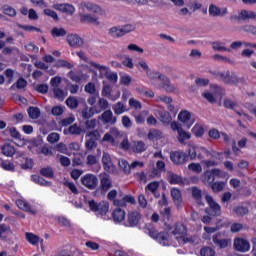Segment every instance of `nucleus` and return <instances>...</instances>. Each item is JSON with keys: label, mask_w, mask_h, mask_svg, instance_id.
<instances>
[{"label": "nucleus", "mask_w": 256, "mask_h": 256, "mask_svg": "<svg viewBox=\"0 0 256 256\" xmlns=\"http://www.w3.org/2000/svg\"><path fill=\"white\" fill-rule=\"evenodd\" d=\"M146 75L148 79H150V81H157V79H159V81H162L158 85V89H163V91H166V93H177V86L171 83L169 77H167L163 73L157 70H150Z\"/></svg>", "instance_id": "nucleus-1"}, {"label": "nucleus", "mask_w": 256, "mask_h": 256, "mask_svg": "<svg viewBox=\"0 0 256 256\" xmlns=\"http://www.w3.org/2000/svg\"><path fill=\"white\" fill-rule=\"evenodd\" d=\"M135 29H137L135 24H125L123 26H114L108 30V35H110V37H114L115 39H119V37H125V35L135 31Z\"/></svg>", "instance_id": "nucleus-2"}, {"label": "nucleus", "mask_w": 256, "mask_h": 256, "mask_svg": "<svg viewBox=\"0 0 256 256\" xmlns=\"http://www.w3.org/2000/svg\"><path fill=\"white\" fill-rule=\"evenodd\" d=\"M148 235L152 239H156V241H158V243L164 247L171 245V238L167 232H157L155 228H150L148 229Z\"/></svg>", "instance_id": "nucleus-3"}, {"label": "nucleus", "mask_w": 256, "mask_h": 256, "mask_svg": "<svg viewBox=\"0 0 256 256\" xmlns=\"http://www.w3.org/2000/svg\"><path fill=\"white\" fill-rule=\"evenodd\" d=\"M88 205L91 211L99 213V215H107L109 213V202L107 201H101L97 204L95 200H90L88 201Z\"/></svg>", "instance_id": "nucleus-4"}, {"label": "nucleus", "mask_w": 256, "mask_h": 256, "mask_svg": "<svg viewBox=\"0 0 256 256\" xmlns=\"http://www.w3.org/2000/svg\"><path fill=\"white\" fill-rule=\"evenodd\" d=\"M186 234H187V229L185 228V226L183 224H181V223L175 224L174 229L171 232V235L173 238H171V236H169L171 239V244L173 243V239H175V241H177V243H180Z\"/></svg>", "instance_id": "nucleus-5"}, {"label": "nucleus", "mask_w": 256, "mask_h": 256, "mask_svg": "<svg viewBox=\"0 0 256 256\" xmlns=\"http://www.w3.org/2000/svg\"><path fill=\"white\" fill-rule=\"evenodd\" d=\"M204 183L211 185L213 181H215V177H219L220 179H225L227 177V172L219 169H213L211 172L204 173Z\"/></svg>", "instance_id": "nucleus-6"}, {"label": "nucleus", "mask_w": 256, "mask_h": 256, "mask_svg": "<svg viewBox=\"0 0 256 256\" xmlns=\"http://www.w3.org/2000/svg\"><path fill=\"white\" fill-rule=\"evenodd\" d=\"M233 245L234 249L239 253H247L251 250V243L245 238H235Z\"/></svg>", "instance_id": "nucleus-7"}, {"label": "nucleus", "mask_w": 256, "mask_h": 256, "mask_svg": "<svg viewBox=\"0 0 256 256\" xmlns=\"http://www.w3.org/2000/svg\"><path fill=\"white\" fill-rule=\"evenodd\" d=\"M81 183L84 185V187H87V189H97V185H99V179L97 176L93 174H86L81 178Z\"/></svg>", "instance_id": "nucleus-8"}, {"label": "nucleus", "mask_w": 256, "mask_h": 256, "mask_svg": "<svg viewBox=\"0 0 256 256\" xmlns=\"http://www.w3.org/2000/svg\"><path fill=\"white\" fill-rule=\"evenodd\" d=\"M205 199L210 207V211L209 212L208 210H206V212L209 214V215H212L213 217H218V215H221V206L215 202V200H213V197L206 194L205 195Z\"/></svg>", "instance_id": "nucleus-9"}, {"label": "nucleus", "mask_w": 256, "mask_h": 256, "mask_svg": "<svg viewBox=\"0 0 256 256\" xmlns=\"http://www.w3.org/2000/svg\"><path fill=\"white\" fill-rule=\"evenodd\" d=\"M212 241L216 247H219V249H227V247L231 245V239L223 238L221 232L214 234L212 236Z\"/></svg>", "instance_id": "nucleus-10"}, {"label": "nucleus", "mask_w": 256, "mask_h": 256, "mask_svg": "<svg viewBox=\"0 0 256 256\" xmlns=\"http://www.w3.org/2000/svg\"><path fill=\"white\" fill-rule=\"evenodd\" d=\"M83 9H86L87 11H90V13H95V15H99L100 17H106L107 12L105 9L101 8V6L91 3V2H86L82 3Z\"/></svg>", "instance_id": "nucleus-11"}, {"label": "nucleus", "mask_w": 256, "mask_h": 256, "mask_svg": "<svg viewBox=\"0 0 256 256\" xmlns=\"http://www.w3.org/2000/svg\"><path fill=\"white\" fill-rule=\"evenodd\" d=\"M178 120L186 125L187 129H191L193 123H195V118H193L191 112L187 110L180 111L178 114Z\"/></svg>", "instance_id": "nucleus-12"}, {"label": "nucleus", "mask_w": 256, "mask_h": 256, "mask_svg": "<svg viewBox=\"0 0 256 256\" xmlns=\"http://www.w3.org/2000/svg\"><path fill=\"white\" fill-rule=\"evenodd\" d=\"M100 177V189L103 193H107L111 187H113V180L111 176L107 173H102L99 175Z\"/></svg>", "instance_id": "nucleus-13"}, {"label": "nucleus", "mask_w": 256, "mask_h": 256, "mask_svg": "<svg viewBox=\"0 0 256 256\" xmlns=\"http://www.w3.org/2000/svg\"><path fill=\"white\" fill-rule=\"evenodd\" d=\"M170 159L174 165H184L187 163V153L181 151H175L170 153Z\"/></svg>", "instance_id": "nucleus-14"}, {"label": "nucleus", "mask_w": 256, "mask_h": 256, "mask_svg": "<svg viewBox=\"0 0 256 256\" xmlns=\"http://www.w3.org/2000/svg\"><path fill=\"white\" fill-rule=\"evenodd\" d=\"M102 165L106 173H115V164L111 160V155L108 152H103Z\"/></svg>", "instance_id": "nucleus-15"}, {"label": "nucleus", "mask_w": 256, "mask_h": 256, "mask_svg": "<svg viewBox=\"0 0 256 256\" xmlns=\"http://www.w3.org/2000/svg\"><path fill=\"white\" fill-rule=\"evenodd\" d=\"M141 217L142 215L137 210L128 212L126 222L127 227H137L141 221Z\"/></svg>", "instance_id": "nucleus-16"}, {"label": "nucleus", "mask_w": 256, "mask_h": 256, "mask_svg": "<svg viewBox=\"0 0 256 256\" xmlns=\"http://www.w3.org/2000/svg\"><path fill=\"white\" fill-rule=\"evenodd\" d=\"M66 41L68 45H70V47H74V49L83 47V38L77 34H69L66 38Z\"/></svg>", "instance_id": "nucleus-17"}, {"label": "nucleus", "mask_w": 256, "mask_h": 256, "mask_svg": "<svg viewBox=\"0 0 256 256\" xmlns=\"http://www.w3.org/2000/svg\"><path fill=\"white\" fill-rule=\"evenodd\" d=\"M208 13H209L210 17H219V16L225 17V15H227V13H228V10H227V8H223L221 10V8H219L217 5L210 4Z\"/></svg>", "instance_id": "nucleus-18"}, {"label": "nucleus", "mask_w": 256, "mask_h": 256, "mask_svg": "<svg viewBox=\"0 0 256 256\" xmlns=\"http://www.w3.org/2000/svg\"><path fill=\"white\" fill-rule=\"evenodd\" d=\"M99 113H101V110H99L97 106H93V107L86 106L82 110V118L91 119L93 115H99Z\"/></svg>", "instance_id": "nucleus-19"}, {"label": "nucleus", "mask_w": 256, "mask_h": 256, "mask_svg": "<svg viewBox=\"0 0 256 256\" xmlns=\"http://www.w3.org/2000/svg\"><path fill=\"white\" fill-rule=\"evenodd\" d=\"M53 9L61 11L62 13H68V15L75 13V6L70 4H54Z\"/></svg>", "instance_id": "nucleus-20"}, {"label": "nucleus", "mask_w": 256, "mask_h": 256, "mask_svg": "<svg viewBox=\"0 0 256 256\" xmlns=\"http://www.w3.org/2000/svg\"><path fill=\"white\" fill-rule=\"evenodd\" d=\"M81 23H91L92 25H95L96 27H99L101 25V22H99V18L90 15V14H82L80 16Z\"/></svg>", "instance_id": "nucleus-21"}, {"label": "nucleus", "mask_w": 256, "mask_h": 256, "mask_svg": "<svg viewBox=\"0 0 256 256\" xmlns=\"http://www.w3.org/2000/svg\"><path fill=\"white\" fill-rule=\"evenodd\" d=\"M171 196L177 207H181V205H183V196L181 195V190L177 188H172Z\"/></svg>", "instance_id": "nucleus-22"}, {"label": "nucleus", "mask_w": 256, "mask_h": 256, "mask_svg": "<svg viewBox=\"0 0 256 256\" xmlns=\"http://www.w3.org/2000/svg\"><path fill=\"white\" fill-rule=\"evenodd\" d=\"M103 123H108L109 125H115L117 123V118L113 116V111L106 110L102 115Z\"/></svg>", "instance_id": "nucleus-23"}, {"label": "nucleus", "mask_w": 256, "mask_h": 256, "mask_svg": "<svg viewBox=\"0 0 256 256\" xmlns=\"http://www.w3.org/2000/svg\"><path fill=\"white\" fill-rule=\"evenodd\" d=\"M90 65L99 71L100 79H105V77H107L108 73L110 72L107 66L97 64V62L90 61Z\"/></svg>", "instance_id": "nucleus-24"}, {"label": "nucleus", "mask_w": 256, "mask_h": 256, "mask_svg": "<svg viewBox=\"0 0 256 256\" xmlns=\"http://www.w3.org/2000/svg\"><path fill=\"white\" fill-rule=\"evenodd\" d=\"M131 150L133 153H145V151H147V145L141 140L134 141Z\"/></svg>", "instance_id": "nucleus-25"}, {"label": "nucleus", "mask_w": 256, "mask_h": 256, "mask_svg": "<svg viewBox=\"0 0 256 256\" xmlns=\"http://www.w3.org/2000/svg\"><path fill=\"white\" fill-rule=\"evenodd\" d=\"M16 205L22 211H26L27 213H31L32 215H37V210L31 209V205H29V203H27V201L25 200H17Z\"/></svg>", "instance_id": "nucleus-26"}, {"label": "nucleus", "mask_w": 256, "mask_h": 256, "mask_svg": "<svg viewBox=\"0 0 256 256\" xmlns=\"http://www.w3.org/2000/svg\"><path fill=\"white\" fill-rule=\"evenodd\" d=\"M200 239L198 236H189L184 234V237L180 240L179 245H187V243H190L191 245H198Z\"/></svg>", "instance_id": "nucleus-27"}, {"label": "nucleus", "mask_w": 256, "mask_h": 256, "mask_svg": "<svg viewBox=\"0 0 256 256\" xmlns=\"http://www.w3.org/2000/svg\"><path fill=\"white\" fill-rule=\"evenodd\" d=\"M168 181L171 185H184L183 177L173 172H168Z\"/></svg>", "instance_id": "nucleus-28"}, {"label": "nucleus", "mask_w": 256, "mask_h": 256, "mask_svg": "<svg viewBox=\"0 0 256 256\" xmlns=\"http://www.w3.org/2000/svg\"><path fill=\"white\" fill-rule=\"evenodd\" d=\"M113 220L115 223H121L122 221H125L126 213L125 210L121 208H117L112 213Z\"/></svg>", "instance_id": "nucleus-29"}, {"label": "nucleus", "mask_w": 256, "mask_h": 256, "mask_svg": "<svg viewBox=\"0 0 256 256\" xmlns=\"http://www.w3.org/2000/svg\"><path fill=\"white\" fill-rule=\"evenodd\" d=\"M2 154L5 155V157H13L15 155L16 150L15 147H13L10 144H4L1 146Z\"/></svg>", "instance_id": "nucleus-30"}, {"label": "nucleus", "mask_w": 256, "mask_h": 256, "mask_svg": "<svg viewBox=\"0 0 256 256\" xmlns=\"http://www.w3.org/2000/svg\"><path fill=\"white\" fill-rule=\"evenodd\" d=\"M112 109L115 115H123V113H126L127 111V106L123 104V102H117L112 106Z\"/></svg>", "instance_id": "nucleus-31"}, {"label": "nucleus", "mask_w": 256, "mask_h": 256, "mask_svg": "<svg viewBox=\"0 0 256 256\" xmlns=\"http://www.w3.org/2000/svg\"><path fill=\"white\" fill-rule=\"evenodd\" d=\"M1 11L4 15H7L8 17H17V10L9 5H4L1 7Z\"/></svg>", "instance_id": "nucleus-32"}, {"label": "nucleus", "mask_w": 256, "mask_h": 256, "mask_svg": "<svg viewBox=\"0 0 256 256\" xmlns=\"http://www.w3.org/2000/svg\"><path fill=\"white\" fill-rule=\"evenodd\" d=\"M67 76L69 77V79H71V81H74V83H79V81H83V79H88L89 76L87 75H79L77 73H75L74 71H70Z\"/></svg>", "instance_id": "nucleus-33"}, {"label": "nucleus", "mask_w": 256, "mask_h": 256, "mask_svg": "<svg viewBox=\"0 0 256 256\" xmlns=\"http://www.w3.org/2000/svg\"><path fill=\"white\" fill-rule=\"evenodd\" d=\"M0 167L4 171H15V164L9 160L0 159Z\"/></svg>", "instance_id": "nucleus-34"}, {"label": "nucleus", "mask_w": 256, "mask_h": 256, "mask_svg": "<svg viewBox=\"0 0 256 256\" xmlns=\"http://www.w3.org/2000/svg\"><path fill=\"white\" fill-rule=\"evenodd\" d=\"M219 228L217 227H204V233L202 235V237L206 240V241H210L211 239V235H213V233H216V231H218Z\"/></svg>", "instance_id": "nucleus-35"}, {"label": "nucleus", "mask_w": 256, "mask_h": 256, "mask_svg": "<svg viewBox=\"0 0 256 256\" xmlns=\"http://www.w3.org/2000/svg\"><path fill=\"white\" fill-rule=\"evenodd\" d=\"M159 117L161 123H165L166 125H169L171 121H173V118L171 117V114L167 111H160Z\"/></svg>", "instance_id": "nucleus-36"}, {"label": "nucleus", "mask_w": 256, "mask_h": 256, "mask_svg": "<svg viewBox=\"0 0 256 256\" xmlns=\"http://www.w3.org/2000/svg\"><path fill=\"white\" fill-rule=\"evenodd\" d=\"M198 151H201V149L198 148L197 144L190 145L188 149V156L190 157V159L192 160L197 159Z\"/></svg>", "instance_id": "nucleus-37"}, {"label": "nucleus", "mask_w": 256, "mask_h": 256, "mask_svg": "<svg viewBox=\"0 0 256 256\" xmlns=\"http://www.w3.org/2000/svg\"><path fill=\"white\" fill-rule=\"evenodd\" d=\"M240 18H242V21H247V19H255L256 13L249 10H241Z\"/></svg>", "instance_id": "nucleus-38"}, {"label": "nucleus", "mask_w": 256, "mask_h": 256, "mask_svg": "<svg viewBox=\"0 0 256 256\" xmlns=\"http://www.w3.org/2000/svg\"><path fill=\"white\" fill-rule=\"evenodd\" d=\"M192 197H193V199H195V201L198 203V205H201V199L203 197V192L197 187H192Z\"/></svg>", "instance_id": "nucleus-39"}, {"label": "nucleus", "mask_w": 256, "mask_h": 256, "mask_svg": "<svg viewBox=\"0 0 256 256\" xmlns=\"http://www.w3.org/2000/svg\"><path fill=\"white\" fill-rule=\"evenodd\" d=\"M224 83H226L227 85H238L239 77H237L235 73L230 74L228 72V76L226 77V80Z\"/></svg>", "instance_id": "nucleus-40"}, {"label": "nucleus", "mask_w": 256, "mask_h": 256, "mask_svg": "<svg viewBox=\"0 0 256 256\" xmlns=\"http://www.w3.org/2000/svg\"><path fill=\"white\" fill-rule=\"evenodd\" d=\"M162 135L163 133H161V131L157 129H152L148 133V139H150V141H157L161 139Z\"/></svg>", "instance_id": "nucleus-41"}, {"label": "nucleus", "mask_w": 256, "mask_h": 256, "mask_svg": "<svg viewBox=\"0 0 256 256\" xmlns=\"http://www.w3.org/2000/svg\"><path fill=\"white\" fill-rule=\"evenodd\" d=\"M102 141L106 143H111L113 147H117V145H119V141L113 139V134H111V130L104 135Z\"/></svg>", "instance_id": "nucleus-42"}, {"label": "nucleus", "mask_w": 256, "mask_h": 256, "mask_svg": "<svg viewBox=\"0 0 256 256\" xmlns=\"http://www.w3.org/2000/svg\"><path fill=\"white\" fill-rule=\"evenodd\" d=\"M191 139V133L185 131V130H179L178 132V141L180 143H185V141H189Z\"/></svg>", "instance_id": "nucleus-43"}, {"label": "nucleus", "mask_w": 256, "mask_h": 256, "mask_svg": "<svg viewBox=\"0 0 256 256\" xmlns=\"http://www.w3.org/2000/svg\"><path fill=\"white\" fill-rule=\"evenodd\" d=\"M192 133L196 136V137H203L204 133H205V128H203V125L197 123L194 125V127L192 128Z\"/></svg>", "instance_id": "nucleus-44"}, {"label": "nucleus", "mask_w": 256, "mask_h": 256, "mask_svg": "<svg viewBox=\"0 0 256 256\" xmlns=\"http://www.w3.org/2000/svg\"><path fill=\"white\" fill-rule=\"evenodd\" d=\"M28 115L30 119H39V117H41V110L37 107H29Z\"/></svg>", "instance_id": "nucleus-45"}, {"label": "nucleus", "mask_w": 256, "mask_h": 256, "mask_svg": "<svg viewBox=\"0 0 256 256\" xmlns=\"http://www.w3.org/2000/svg\"><path fill=\"white\" fill-rule=\"evenodd\" d=\"M188 170L192 171V173H202L203 167L199 163L192 162L188 165Z\"/></svg>", "instance_id": "nucleus-46"}, {"label": "nucleus", "mask_w": 256, "mask_h": 256, "mask_svg": "<svg viewBox=\"0 0 256 256\" xmlns=\"http://www.w3.org/2000/svg\"><path fill=\"white\" fill-rule=\"evenodd\" d=\"M55 67L58 69H61V67H64L65 69H73V64L69 63L67 60L60 59L55 63Z\"/></svg>", "instance_id": "nucleus-47"}, {"label": "nucleus", "mask_w": 256, "mask_h": 256, "mask_svg": "<svg viewBox=\"0 0 256 256\" xmlns=\"http://www.w3.org/2000/svg\"><path fill=\"white\" fill-rule=\"evenodd\" d=\"M118 165L121 169H123L124 173H131V164H129L127 160L125 159L119 160Z\"/></svg>", "instance_id": "nucleus-48"}, {"label": "nucleus", "mask_w": 256, "mask_h": 256, "mask_svg": "<svg viewBox=\"0 0 256 256\" xmlns=\"http://www.w3.org/2000/svg\"><path fill=\"white\" fill-rule=\"evenodd\" d=\"M25 235H26V240L31 245H37V243H39V236L29 232H27Z\"/></svg>", "instance_id": "nucleus-49"}, {"label": "nucleus", "mask_w": 256, "mask_h": 256, "mask_svg": "<svg viewBox=\"0 0 256 256\" xmlns=\"http://www.w3.org/2000/svg\"><path fill=\"white\" fill-rule=\"evenodd\" d=\"M40 173L43 175V177H47V179H52V177L55 175V172L51 167L42 168Z\"/></svg>", "instance_id": "nucleus-50"}, {"label": "nucleus", "mask_w": 256, "mask_h": 256, "mask_svg": "<svg viewBox=\"0 0 256 256\" xmlns=\"http://www.w3.org/2000/svg\"><path fill=\"white\" fill-rule=\"evenodd\" d=\"M110 132L112 135V139L114 141H118V145H119V140L122 139L125 136V134L121 133L117 128H112Z\"/></svg>", "instance_id": "nucleus-51"}, {"label": "nucleus", "mask_w": 256, "mask_h": 256, "mask_svg": "<svg viewBox=\"0 0 256 256\" xmlns=\"http://www.w3.org/2000/svg\"><path fill=\"white\" fill-rule=\"evenodd\" d=\"M66 105L70 109H77V107H79V100H77V98H75V97H69L66 100Z\"/></svg>", "instance_id": "nucleus-52"}, {"label": "nucleus", "mask_w": 256, "mask_h": 256, "mask_svg": "<svg viewBox=\"0 0 256 256\" xmlns=\"http://www.w3.org/2000/svg\"><path fill=\"white\" fill-rule=\"evenodd\" d=\"M70 135H81L83 133V129L79 127L77 124H73L68 128Z\"/></svg>", "instance_id": "nucleus-53"}, {"label": "nucleus", "mask_w": 256, "mask_h": 256, "mask_svg": "<svg viewBox=\"0 0 256 256\" xmlns=\"http://www.w3.org/2000/svg\"><path fill=\"white\" fill-rule=\"evenodd\" d=\"M128 103H129V107H131L132 109H136V110L143 109V105L141 104V102L135 98H130Z\"/></svg>", "instance_id": "nucleus-54"}, {"label": "nucleus", "mask_w": 256, "mask_h": 256, "mask_svg": "<svg viewBox=\"0 0 256 256\" xmlns=\"http://www.w3.org/2000/svg\"><path fill=\"white\" fill-rule=\"evenodd\" d=\"M157 103H165L166 105H170V103H173V98L171 96L166 95H160L156 97Z\"/></svg>", "instance_id": "nucleus-55"}, {"label": "nucleus", "mask_w": 256, "mask_h": 256, "mask_svg": "<svg viewBox=\"0 0 256 256\" xmlns=\"http://www.w3.org/2000/svg\"><path fill=\"white\" fill-rule=\"evenodd\" d=\"M234 213H236V215L243 217V215H247V213H249V209L245 206H238L235 207L233 209Z\"/></svg>", "instance_id": "nucleus-56"}, {"label": "nucleus", "mask_w": 256, "mask_h": 256, "mask_svg": "<svg viewBox=\"0 0 256 256\" xmlns=\"http://www.w3.org/2000/svg\"><path fill=\"white\" fill-rule=\"evenodd\" d=\"M212 49H214V51H229V48L225 47L223 42L219 41L212 43Z\"/></svg>", "instance_id": "nucleus-57"}, {"label": "nucleus", "mask_w": 256, "mask_h": 256, "mask_svg": "<svg viewBox=\"0 0 256 256\" xmlns=\"http://www.w3.org/2000/svg\"><path fill=\"white\" fill-rule=\"evenodd\" d=\"M224 107L226 109H233V111L236 110L237 107H239V104H237V102L230 100V99H226L224 100Z\"/></svg>", "instance_id": "nucleus-58"}, {"label": "nucleus", "mask_w": 256, "mask_h": 256, "mask_svg": "<svg viewBox=\"0 0 256 256\" xmlns=\"http://www.w3.org/2000/svg\"><path fill=\"white\" fill-rule=\"evenodd\" d=\"M201 256H215V250L211 247H203L200 250Z\"/></svg>", "instance_id": "nucleus-59"}, {"label": "nucleus", "mask_w": 256, "mask_h": 256, "mask_svg": "<svg viewBox=\"0 0 256 256\" xmlns=\"http://www.w3.org/2000/svg\"><path fill=\"white\" fill-rule=\"evenodd\" d=\"M157 189H159V182L157 181L150 182L145 188V190L150 191V193H156Z\"/></svg>", "instance_id": "nucleus-60"}, {"label": "nucleus", "mask_w": 256, "mask_h": 256, "mask_svg": "<svg viewBox=\"0 0 256 256\" xmlns=\"http://www.w3.org/2000/svg\"><path fill=\"white\" fill-rule=\"evenodd\" d=\"M61 136L57 132H52L47 136L48 143H57Z\"/></svg>", "instance_id": "nucleus-61"}, {"label": "nucleus", "mask_w": 256, "mask_h": 256, "mask_svg": "<svg viewBox=\"0 0 256 256\" xmlns=\"http://www.w3.org/2000/svg\"><path fill=\"white\" fill-rule=\"evenodd\" d=\"M211 187L214 193H219L220 191H223V189H225V182H215L212 184Z\"/></svg>", "instance_id": "nucleus-62"}, {"label": "nucleus", "mask_w": 256, "mask_h": 256, "mask_svg": "<svg viewBox=\"0 0 256 256\" xmlns=\"http://www.w3.org/2000/svg\"><path fill=\"white\" fill-rule=\"evenodd\" d=\"M53 37H65L67 35V31H65L63 28H54L52 30Z\"/></svg>", "instance_id": "nucleus-63"}, {"label": "nucleus", "mask_w": 256, "mask_h": 256, "mask_svg": "<svg viewBox=\"0 0 256 256\" xmlns=\"http://www.w3.org/2000/svg\"><path fill=\"white\" fill-rule=\"evenodd\" d=\"M50 85L52 89H58L61 85V77L55 76L50 80Z\"/></svg>", "instance_id": "nucleus-64"}]
</instances>
